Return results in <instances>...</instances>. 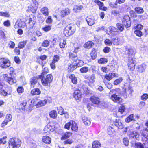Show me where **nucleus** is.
<instances>
[{"label":"nucleus","mask_w":148,"mask_h":148,"mask_svg":"<svg viewBox=\"0 0 148 148\" xmlns=\"http://www.w3.org/2000/svg\"><path fill=\"white\" fill-rule=\"evenodd\" d=\"M131 22L130 18L128 15H125L123 18L122 21V24L118 23L116 24V26L118 30L120 32L123 31L124 29V26L126 28H127L130 26Z\"/></svg>","instance_id":"nucleus-1"},{"label":"nucleus","mask_w":148,"mask_h":148,"mask_svg":"<svg viewBox=\"0 0 148 148\" xmlns=\"http://www.w3.org/2000/svg\"><path fill=\"white\" fill-rule=\"evenodd\" d=\"M39 77L41 79L42 84L44 86L49 85L53 79V76L51 74L47 75L45 76L42 75H40Z\"/></svg>","instance_id":"nucleus-2"},{"label":"nucleus","mask_w":148,"mask_h":148,"mask_svg":"<svg viewBox=\"0 0 148 148\" xmlns=\"http://www.w3.org/2000/svg\"><path fill=\"white\" fill-rule=\"evenodd\" d=\"M75 30L74 25L69 24L64 29V33L66 36H68L73 34Z\"/></svg>","instance_id":"nucleus-3"},{"label":"nucleus","mask_w":148,"mask_h":148,"mask_svg":"<svg viewBox=\"0 0 148 148\" xmlns=\"http://www.w3.org/2000/svg\"><path fill=\"white\" fill-rule=\"evenodd\" d=\"M10 148H18L21 145V143L16 138H12L10 139L9 142Z\"/></svg>","instance_id":"nucleus-4"},{"label":"nucleus","mask_w":148,"mask_h":148,"mask_svg":"<svg viewBox=\"0 0 148 148\" xmlns=\"http://www.w3.org/2000/svg\"><path fill=\"white\" fill-rule=\"evenodd\" d=\"M10 66L9 60L6 58L0 59V67L2 68H6Z\"/></svg>","instance_id":"nucleus-5"},{"label":"nucleus","mask_w":148,"mask_h":148,"mask_svg":"<svg viewBox=\"0 0 148 148\" xmlns=\"http://www.w3.org/2000/svg\"><path fill=\"white\" fill-rule=\"evenodd\" d=\"M124 91L122 93V95H123L125 98H126L127 97V95L129 94H131L133 92V90L132 89V88L130 86H129L127 88H125L123 90Z\"/></svg>","instance_id":"nucleus-6"},{"label":"nucleus","mask_w":148,"mask_h":148,"mask_svg":"<svg viewBox=\"0 0 148 148\" xmlns=\"http://www.w3.org/2000/svg\"><path fill=\"white\" fill-rule=\"evenodd\" d=\"M108 30L109 32L108 34L109 35H115L118 33V29L113 26L109 27L108 28Z\"/></svg>","instance_id":"nucleus-7"},{"label":"nucleus","mask_w":148,"mask_h":148,"mask_svg":"<svg viewBox=\"0 0 148 148\" xmlns=\"http://www.w3.org/2000/svg\"><path fill=\"white\" fill-rule=\"evenodd\" d=\"M88 24L89 26H91L95 23V20L94 17L92 16H89L86 18Z\"/></svg>","instance_id":"nucleus-8"},{"label":"nucleus","mask_w":148,"mask_h":148,"mask_svg":"<svg viewBox=\"0 0 148 148\" xmlns=\"http://www.w3.org/2000/svg\"><path fill=\"white\" fill-rule=\"evenodd\" d=\"M135 59H133L132 58L131 59H128V65L129 68L132 71L133 70L135 69Z\"/></svg>","instance_id":"nucleus-9"},{"label":"nucleus","mask_w":148,"mask_h":148,"mask_svg":"<svg viewBox=\"0 0 148 148\" xmlns=\"http://www.w3.org/2000/svg\"><path fill=\"white\" fill-rule=\"evenodd\" d=\"M120 95H112L110 99L114 102L119 103L121 101V98L119 97Z\"/></svg>","instance_id":"nucleus-10"},{"label":"nucleus","mask_w":148,"mask_h":148,"mask_svg":"<svg viewBox=\"0 0 148 148\" xmlns=\"http://www.w3.org/2000/svg\"><path fill=\"white\" fill-rule=\"evenodd\" d=\"M122 93L123 92L121 91L120 89L119 88H116L114 89H112L110 90L109 94L112 95L115 94L120 95H122Z\"/></svg>","instance_id":"nucleus-11"},{"label":"nucleus","mask_w":148,"mask_h":148,"mask_svg":"<svg viewBox=\"0 0 148 148\" xmlns=\"http://www.w3.org/2000/svg\"><path fill=\"white\" fill-rule=\"evenodd\" d=\"M38 8V7L31 4L30 6L28 7V9L26 10V11L27 12H31L34 13L36 12Z\"/></svg>","instance_id":"nucleus-12"},{"label":"nucleus","mask_w":148,"mask_h":148,"mask_svg":"<svg viewBox=\"0 0 148 148\" xmlns=\"http://www.w3.org/2000/svg\"><path fill=\"white\" fill-rule=\"evenodd\" d=\"M70 12V10L68 8L62 9L60 12V15L62 17H64L69 15Z\"/></svg>","instance_id":"nucleus-13"},{"label":"nucleus","mask_w":148,"mask_h":148,"mask_svg":"<svg viewBox=\"0 0 148 148\" xmlns=\"http://www.w3.org/2000/svg\"><path fill=\"white\" fill-rule=\"evenodd\" d=\"M90 100L93 104L96 105L99 104L100 102V99L94 96H91L90 98Z\"/></svg>","instance_id":"nucleus-14"},{"label":"nucleus","mask_w":148,"mask_h":148,"mask_svg":"<svg viewBox=\"0 0 148 148\" xmlns=\"http://www.w3.org/2000/svg\"><path fill=\"white\" fill-rule=\"evenodd\" d=\"M135 53V52L132 48H130L128 49L127 53L128 59H131V58L133 59H135V58H134V55Z\"/></svg>","instance_id":"nucleus-15"},{"label":"nucleus","mask_w":148,"mask_h":148,"mask_svg":"<svg viewBox=\"0 0 148 148\" xmlns=\"http://www.w3.org/2000/svg\"><path fill=\"white\" fill-rule=\"evenodd\" d=\"M94 2L99 5L100 9L104 11L107 10V8L106 7H103V3L99 0H95Z\"/></svg>","instance_id":"nucleus-16"},{"label":"nucleus","mask_w":148,"mask_h":148,"mask_svg":"<svg viewBox=\"0 0 148 148\" xmlns=\"http://www.w3.org/2000/svg\"><path fill=\"white\" fill-rule=\"evenodd\" d=\"M5 79L7 82H8L11 85H12L14 83H15L16 82L15 77H6L5 78Z\"/></svg>","instance_id":"nucleus-17"},{"label":"nucleus","mask_w":148,"mask_h":148,"mask_svg":"<svg viewBox=\"0 0 148 148\" xmlns=\"http://www.w3.org/2000/svg\"><path fill=\"white\" fill-rule=\"evenodd\" d=\"M82 94L80 90H76L74 92V97L76 100H79V99L81 97Z\"/></svg>","instance_id":"nucleus-18"},{"label":"nucleus","mask_w":148,"mask_h":148,"mask_svg":"<svg viewBox=\"0 0 148 148\" xmlns=\"http://www.w3.org/2000/svg\"><path fill=\"white\" fill-rule=\"evenodd\" d=\"M114 125L119 129H122L123 128V125L121 123V120L120 119H116L115 121Z\"/></svg>","instance_id":"nucleus-19"},{"label":"nucleus","mask_w":148,"mask_h":148,"mask_svg":"<svg viewBox=\"0 0 148 148\" xmlns=\"http://www.w3.org/2000/svg\"><path fill=\"white\" fill-rule=\"evenodd\" d=\"M18 25L19 27L21 28H24L25 25V22L23 21H22L21 20H18L15 23V26Z\"/></svg>","instance_id":"nucleus-20"},{"label":"nucleus","mask_w":148,"mask_h":148,"mask_svg":"<svg viewBox=\"0 0 148 148\" xmlns=\"http://www.w3.org/2000/svg\"><path fill=\"white\" fill-rule=\"evenodd\" d=\"M115 74L113 73H109L105 75V78L108 81L111 80L113 77L115 76Z\"/></svg>","instance_id":"nucleus-21"},{"label":"nucleus","mask_w":148,"mask_h":148,"mask_svg":"<svg viewBox=\"0 0 148 148\" xmlns=\"http://www.w3.org/2000/svg\"><path fill=\"white\" fill-rule=\"evenodd\" d=\"M9 88L10 90L9 91H8L7 90H6L7 91L4 90H1L0 92L1 95L5 96L10 95L12 92V88Z\"/></svg>","instance_id":"nucleus-22"},{"label":"nucleus","mask_w":148,"mask_h":148,"mask_svg":"<svg viewBox=\"0 0 148 148\" xmlns=\"http://www.w3.org/2000/svg\"><path fill=\"white\" fill-rule=\"evenodd\" d=\"M41 12L45 16H48L49 15L48 9L46 7H43L40 10Z\"/></svg>","instance_id":"nucleus-23"},{"label":"nucleus","mask_w":148,"mask_h":148,"mask_svg":"<svg viewBox=\"0 0 148 148\" xmlns=\"http://www.w3.org/2000/svg\"><path fill=\"white\" fill-rule=\"evenodd\" d=\"M47 103V101L46 99L41 100L39 101L36 104V107H39L45 105Z\"/></svg>","instance_id":"nucleus-24"},{"label":"nucleus","mask_w":148,"mask_h":148,"mask_svg":"<svg viewBox=\"0 0 148 148\" xmlns=\"http://www.w3.org/2000/svg\"><path fill=\"white\" fill-rule=\"evenodd\" d=\"M71 130L74 131H77V130L78 128L77 124L75 122L72 121H71Z\"/></svg>","instance_id":"nucleus-25"},{"label":"nucleus","mask_w":148,"mask_h":148,"mask_svg":"<svg viewBox=\"0 0 148 148\" xmlns=\"http://www.w3.org/2000/svg\"><path fill=\"white\" fill-rule=\"evenodd\" d=\"M43 142L47 144H49L51 142V139L49 136H44L42 138Z\"/></svg>","instance_id":"nucleus-26"},{"label":"nucleus","mask_w":148,"mask_h":148,"mask_svg":"<svg viewBox=\"0 0 148 148\" xmlns=\"http://www.w3.org/2000/svg\"><path fill=\"white\" fill-rule=\"evenodd\" d=\"M101 146L100 143L98 141H95L92 142V148H99Z\"/></svg>","instance_id":"nucleus-27"},{"label":"nucleus","mask_w":148,"mask_h":148,"mask_svg":"<svg viewBox=\"0 0 148 148\" xmlns=\"http://www.w3.org/2000/svg\"><path fill=\"white\" fill-rule=\"evenodd\" d=\"M41 91L38 88H34L32 90L31 92V93L32 95H38L40 94Z\"/></svg>","instance_id":"nucleus-28"},{"label":"nucleus","mask_w":148,"mask_h":148,"mask_svg":"<svg viewBox=\"0 0 148 148\" xmlns=\"http://www.w3.org/2000/svg\"><path fill=\"white\" fill-rule=\"evenodd\" d=\"M38 79L37 77H34L31 78L30 79L31 87L33 88L34 87L35 84L37 83Z\"/></svg>","instance_id":"nucleus-29"},{"label":"nucleus","mask_w":148,"mask_h":148,"mask_svg":"<svg viewBox=\"0 0 148 148\" xmlns=\"http://www.w3.org/2000/svg\"><path fill=\"white\" fill-rule=\"evenodd\" d=\"M94 45V43L92 41H88L84 44V47L85 48L89 49L91 48Z\"/></svg>","instance_id":"nucleus-30"},{"label":"nucleus","mask_w":148,"mask_h":148,"mask_svg":"<svg viewBox=\"0 0 148 148\" xmlns=\"http://www.w3.org/2000/svg\"><path fill=\"white\" fill-rule=\"evenodd\" d=\"M82 119L83 122L85 125H89L90 124L91 122L90 119H88L87 117L84 116L82 117Z\"/></svg>","instance_id":"nucleus-31"},{"label":"nucleus","mask_w":148,"mask_h":148,"mask_svg":"<svg viewBox=\"0 0 148 148\" xmlns=\"http://www.w3.org/2000/svg\"><path fill=\"white\" fill-rule=\"evenodd\" d=\"M77 68L75 63L71 64L68 67V71L70 72H73L74 70Z\"/></svg>","instance_id":"nucleus-32"},{"label":"nucleus","mask_w":148,"mask_h":148,"mask_svg":"<svg viewBox=\"0 0 148 148\" xmlns=\"http://www.w3.org/2000/svg\"><path fill=\"white\" fill-rule=\"evenodd\" d=\"M138 68L139 72L142 73L145 71L146 68V66L145 64H143L141 65L138 66Z\"/></svg>","instance_id":"nucleus-33"},{"label":"nucleus","mask_w":148,"mask_h":148,"mask_svg":"<svg viewBox=\"0 0 148 148\" xmlns=\"http://www.w3.org/2000/svg\"><path fill=\"white\" fill-rule=\"evenodd\" d=\"M97 54L96 50L94 48L93 49L90 53L92 59L93 60L95 59L97 57Z\"/></svg>","instance_id":"nucleus-34"},{"label":"nucleus","mask_w":148,"mask_h":148,"mask_svg":"<svg viewBox=\"0 0 148 148\" xmlns=\"http://www.w3.org/2000/svg\"><path fill=\"white\" fill-rule=\"evenodd\" d=\"M49 116L51 118L56 119L57 116V112L55 110L51 111L49 113Z\"/></svg>","instance_id":"nucleus-35"},{"label":"nucleus","mask_w":148,"mask_h":148,"mask_svg":"<svg viewBox=\"0 0 148 148\" xmlns=\"http://www.w3.org/2000/svg\"><path fill=\"white\" fill-rule=\"evenodd\" d=\"M125 120V122L127 123H129L133 120L134 121V115L132 114H131L126 118Z\"/></svg>","instance_id":"nucleus-36"},{"label":"nucleus","mask_w":148,"mask_h":148,"mask_svg":"<svg viewBox=\"0 0 148 148\" xmlns=\"http://www.w3.org/2000/svg\"><path fill=\"white\" fill-rule=\"evenodd\" d=\"M57 110L58 111V113L61 115L66 114L67 113L66 112L64 111L62 107L61 106L58 107Z\"/></svg>","instance_id":"nucleus-37"},{"label":"nucleus","mask_w":148,"mask_h":148,"mask_svg":"<svg viewBox=\"0 0 148 148\" xmlns=\"http://www.w3.org/2000/svg\"><path fill=\"white\" fill-rule=\"evenodd\" d=\"M71 135L72 133L70 132H66L64 133L63 136L61 137V139L64 140L66 139L69 137L71 136Z\"/></svg>","instance_id":"nucleus-38"},{"label":"nucleus","mask_w":148,"mask_h":148,"mask_svg":"<svg viewBox=\"0 0 148 148\" xmlns=\"http://www.w3.org/2000/svg\"><path fill=\"white\" fill-rule=\"evenodd\" d=\"M76 63L75 64L77 67L82 66L84 64V62L83 61L80 60H77L75 61Z\"/></svg>","instance_id":"nucleus-39"},{"label":"nucleus","mask_w":148,"mask_h":148,"mask_svg":"<svg viewBox=\"0 0 148 148\" xmlns=\"http://www.w3.org/2000/svg\"><path fill=\"white\" fill-rule=\"evenodd\" d=\"M27 41H23L20 42L18 45V47L19 49H23L26 45Z\"/></svg>","instance_id":"nucleus-40"},{"label":"nucleus","mask_w":148,"mask_h":148,"mask_svg":"<svg viewBox=\"0 0 148 148\" xmlns=\"http://www.w3.org/2000/svg\"><path fill=\"white\" fill-rule=\"evenodd\" d=\"M103 82L104 83L108 89H110L112 87V84L110 83L109 82H107L105 80H104Z\"/></svg>","instance_id":"nucleus-41"},{"label":"nucleus","mask_w":148,"mask_h":148,"mask_svg":"<svg viewBox=\"0 0 148 148\" xmlns=\"http://www.w3.org/2000/svg\"><path fill=\"white\" fill-rule=\"evenodd\" d=\"M69 78H70L72 82L76 84L77 82V79L76 77H75L74 75H71L69 76Z\"/></svg>","instance_id":"nucleus-42"},{"label":"nucleus","mask_w":148,"mask_h":148,"mask_svg":"<svg viewBox=\"0 0 148 148\" xmlns=\"http://www.w3.org/2000/svg\"><path fill=\"white\" fill-rule=\"evenodd\" d=\"M134 147L135 148H145L143 144L140 142L136 143Z\"/></svg>","instance_id":"nucleus-43"},{"label":"nucleus","mask_w":148,"mask_h":148,"mask_svg":"<svg viewBox=\"0 0 148 148\" xmlns=\"http://www.w3.org/2000/svg\"><path fill=\"white\" fill-rule=\"evenodd\" d=\"M69 56L70 58H71L72 60H73L75 61L77 60V55L76 53L74 54L70 53L69 54Z\"/></svg>","instance_id":"nucleus-44"},{"label":"nucleus","mask_w":148,"mask_h":148,"mask_svg":"<svg viewBox=\"0 0 148 148\" xmlns=\"http://www.w3.org/2000/svg\"><path fill=\"white\" fill-rule=\"evenodd\" d=\"M135 10L137 13H142L144 12L142 8L140 7H136L135 8Z\"/></svg>","instance_id":"nucleus-45"},{"label":"nucleus","mask_w":148,"mask_h":148,"mask_svg":"<svg viewBox=\"0 0 148 148\" xmlns=\"http://www.w3.org/2000/svg\"><path fill=\"white\" fill-rule=\"evenodd\" d=\"M108 62V60L107 59L103 58H101L98 61V62L99 64H104Z\"/></svg>","instance_id":"nucleus-46"},{"label":"nucleus","mask_w":148,"mask_h":148,"mask_svg":"<svg viewBox=\"0 0 148 148\" xmlns=\"http://www.w3.org/2000/svg\"><path fill=\"white\" fill-rule=\"evenodd\" d=\"M35 23V21L30 18L29 19L28 22V24L30 25V27L31 28H32L34 26Z\"/></svg>","instance_id":"nucleus-47"},{"label":"nucleus","mask_w":148,"mask_h":148,"mask_svg":"<svg viewBox=\"0 0 148 148\" xmlns=\"http://www.w3.org/2000/svg\"><path fill=\"white\" fill-rule=\"evenodd\" d=\"M89 70L88 67H83L80 69V71L82 73H85Z\"/></svg>","instance_id":"nucleus-48"},{"label":"nucleus","mask_w":148,"mask_h":148,"mask_svg":"<svg viewBox=\"0 0 148 148\" xmlns=\"http://www.w3.org/2000/svg\"><path fill=\"white\" fill-rule=\"evenodd\" d=\"M125 107L123 105H121L119 108L118 112H120L121 113H123L125 111Z\"/></svg>","instance_id":"nucleus-49"},{"label":"nucleus","mask_w":148,"mask_h":148,"mask_svg":"<svg viewBox=\"0 0 148 148\" xmlns=\"http://www.w3.org/2000/svg\"><path fill=\"white\" fill-rule=\"evenodd\" d=\"M123 80V79L121 77H120L119 78L115 80L114 82V85H117L121 83Z\"/></svg>","instance_id":"nucleus-50"},{"label":"nucleus","mask_w":148,"mask_h":148,"mask_svg":"<svg viewBox=\"0 0 148 148\" xmlns=\"http://www.w3.org/2000/svg\"><path fill=\"white\" fill-rule=\"evenodd\" d=\"M112 43L114 45H117L119 44V42L117 38H113L112 39Z\"/></svg>","instance_id":"nucleus-51"},{"label":"nucleus","mask_w":148,"mask_h":148,"mask_svg":"<svg viewBox=\"0 0 148 148\" xmlns=\"http://www.w3.org/2000/svg\"><path fill=\"white\" fill-rule=\"evenodd\" d=\"M60 59V56H59L56 55L54 56L53 57V59L52 61L55 63L58 62Z\"/></svg>","instance_id":"nucleus-52"},{"label":"nucleus","mask_w":148,"mask_h":148,"mask_svg":"<svg viewBox=\"0 0 148 148\" xmlns=\"http://www.w3.org/2000/svg\"><path fill=\"white\" fill-rule=\"evenodd\" d=\"M105 45L107 46H111L112 44V41H111L109 39H106L104 41Z\"/></svg>","instance_id":"nucleus-53"},{"label":"nucleus","mask_w":148,"mask_h":148,"mask_svg":"<svg viewBox=\"0 0 148 148\" xmlns=\"http://www.w3.org/2000/svg\"><path fill=\"white\" fill-rule=\"evenodd\" d=\"M131 137H133L134 138H138L139 135L138 134L137 132H135L134 133V132H133L131 134Z\"/></svg>","instance_id":"nucleus-54"},{"label":"nucleus","mask_w":148,"mask_h":148,"mask_svg":"<svg viewBox=\"0 0 148 148\" xmlns=\"http://www.w3.org/2000/svg\"><path fill=\"white\" fill-rule=\"evenodd\" d=\"M135 34L138 36H140L142 35V32L139 29H136L134 31Z\"/></svg>","instance_id":"nucleus-55"},{"label":"nucleus","mask_w":148,"mask_h":148,"mask_svg":"<svg viewBox=\"0 0 148 148\" xmlns=\"http://www.w3.org/2000/svg\"><path fill=\"white\" fill-rule=\"evenodd\" d=\"M49 41L47 40H45L43 42L42 44V46L44 47H47L49 45Z\"/></svg>","instance_id":"nucleus-56"},{"label":"nucleus","mask_w":148,"mask_h":148,"mask_svg":"<svg viewBox=\"0 0 148 148\" xmlns=\"http://www.w3.org/2000/svg\"><path fill=\"white\" fill-rule=\"evenodd\" d=\"M141 135L145 137V138L147 139V137H148V133L145 131L143 130L141 133Z\"/></svg>","instance_id":"nucleus-57"},{"label":"nucleus","mask_w":148,"mask_h":148,"mask_svg":"<svg viewBox=\"0 0 148 148\" xmlns=\"http://www.w3.org/2000/svg\"><path fill=\"white\" fill-rule=\"evenodd\" d=\"M0 16H4L6 17H8L10 16V14L9 13L7 12H0Z\"/></svg>","instance_id":"nucleus-58"},{"label":"nucleus","mask_w":148,"mask_h":148,"mask_svg":"<svg viewBox=\"0 0 148 148\" xmlns=\"http://www.w3.org/2000/svg\"><path fill=\"white\" fill-rule=\"evenodd\" d=\"M27 102L26 101H23V103H21V109L23 110H25V107L26 105Z\"/></svg>","instance_id":"nucleus-59"},{"label":"nucleus","mask_w":148,"mask_h":148,"mask_svg":"<svg viewBox=\"0 0 148 148\" xmlns=\"http://www.w3.org/2000/svg\"><path fill=\"white\" fill-rule=\"evenodd\" d=\"M51 127L50 125H48L45 126L44 130L45 131L49 132L51 131Z\"/></svg>","instance_id":"nucleus-60"},{"label":"nucleus","mask_w":148,"mask_h":148,"mask_svg":"<svg viewBox=\"0 0 148 148\" xmlns=\"http://www.w3.org/2000/svg\"><path fill=\"white\" fill-rule=\"evenodd\" d=\"M123 143L124 145L126 146L128 145L129 143V141L128 139L127 138H124L123 139Z\"/></svg>","instance_id":"nucleus-61"},{"label":"nucleus","mask_w":148,"mask_h":148,"mask_svg":"<svg viewBox=\"0 0 148 148\" xmlns=\"http://www.w3.org/2000/svg\"><path fill=\"white\" fill-rule=\"evenodd\" d=\"M32 4L33 5L38 7L39 5V3L36 0H32Z\"/></svg>","instance_id":"nucleus-62"},{"label":"nucleus","mask_w":148,"mask_h":148,"mask_svg":"<svg viewBox=\"0 0 148 148\" xmlns=\"http://www.w3.org/2000/svg\"><path fill=\"white\" fill-rule=\"evenodd\" d=\"M51 29V27L49 25H46L45 27L43 28V30L46 32H47L50 30Z\"/></svg>","instance_id":"nucleus-63"},{"label":"nucleus","mask_w":148,"mask_h":148,"mask_svg":"<svg viewBox=\"0 0 148 148\" xmlns=\"http://www.w3.org/2000/svg\"><path fill=\"white\" fill-rule=\"evenodd\" d=\"M73 142V141L72 139H67L65 141H64L63 142V143L64 144H71Z\"/></svg>","instance_id":"nucleus-64"}]
</instances>
